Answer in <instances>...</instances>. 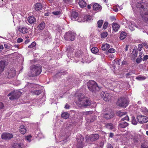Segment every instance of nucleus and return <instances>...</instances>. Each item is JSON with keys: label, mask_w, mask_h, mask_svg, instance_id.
Returning <instances> with one entry per match:
<instances>
[{"label": "nucleus", "mask_w": 148, "mask_h": 148, "mask_svg": "<svg viewBox=\"0 0 148 148\" xmlns=\"http://www.w3.org/2000/svg\"><path fill=\"white\" fill-rule=\"evenodd\" d=\"M138 10H140V13L144 21L148 23V3L143 1L138 2L136 5Z\"/></svg>", "instance_id": "f257e3e1"}, {"label": "nucleus", "mask_w": 148, "mask_h": 148, "mask_svg": "<svg viewBox=\"0 0 148 148\" xmlns=\"http://www.w3.org/2000/svg\"><path fill=\"white\" fill-rule=\"evenodd\" d=\"M75 95L77 97L78 99V101L76 102V103L79 107L86 108L91 105L90 101L85 98L84 95L81 94L76 93L75 94Z\"/></svg>", "instance_id": "f03ea898"}, {"label": "nucleus", "mask_w": 148, "mask_h": 148, "mask_svg": "<svg viewBox=\"0 0 148 148\" xmlns=\"http://www.w3.org/2000/svg\"><path fill=\"white\" fill-rule=\"evenodd\" d=\"M75 58H78L79 61H81L82 62H86L87 63H89L91 61L90 60V58H89V59H88V55L86 54L84 55V54H82V52L78 50L75 52Z\"/></svg>", "instance_id": "7ed1b4c3"}, {"label": "nucleus", "mask_w": 148, "mask_h": 148, "mask_svg": "<svg viewBox=\"0 0 148 148\" xmlns=\"http://www.w3.org/2000/svg\"><path fill=\"white\" fill-rule=\"evenodd\" d=\"M42 71L41 67L39 65H33L31 68V74L32 77L40 74Z\"/></svg>", "instance_id": "20e7f679"}, {"label": "nucleus", "mask_w": 148, "mask_h": 148, "mask_svg": "<svg viewBox=\"0 0 148 148\" xmlns=\"http://www.w3.org/2000/svg\"><path fill=\"white\" fill-rule=\"evenodd\" d=\"M87 85L89 90L93 92L99 89L96 83L93 80H90L87 83Z\"/></svg>", "instance_id": "39448f33"}, {"label": "nucleus", "mask_w": 148, "mask_h": 148, "mask_svg": "<svg viewBox=\"0 0 148 148\" xmlns=\"http://www.w3.org/2000/svg\"><path fill=\"white\" fill-rule=\"evenodd\" d=\"M69 135V133H67L66 134L64 132L60 133L58 137L56 136V135H55V138L57 139V140H58V142L63 141L65 143L66 142V140Z\"/></svg>", "instance_id": "423d86ee"}, {"label": "nucleus", "mask_w": 148, "mask_h": 148, "mask_svg": "<svg viewBox=\"0 0 148 148\" xmlns=\"http://www.w3.org/2000/svg\"><path fill=\"white\" fill-rule=\"evenodd\" d=\"M128 103V101L127 99L121 97L118 99L116 104L119 106L125 108Z\"/></svg>", "instance_id": "0eeeda50"}, {"label": "nucleus", "mask_w": 148, "mask_h": 148, "mask_svg": "<svg viewBox=\"0 0 148 148\" xmlns=\"http://www.w3.org/2000/svg\"><path fill=\"white\" fill-rule=\"evenodd\" d=\"M76 34L73 32H69L66 33L64 36L66 40L68 41H73L75 39Z\"/></svg>", "instance_id": "6e6552de"}, {"label": "nucleus", "mask_w": 148, "mask_h": 148, "mask_svg": "<svg viewBox=\"0 0 148 148\" xmlns=\"http://www.w3.org/2000/svg\"><path fill=\"white\" fill-rule=\"evenodd\" d=\"M83 136L80 134H78L76 137V140L77 141V147L79 148H81L83 147V142L84 140Z\"/></svg>", "instance_id": "1a4fd4ad"}, {"label": "nucleus", "mask_w": 148, "mask_h": 148, "mask_svg": "<svg viewBox=\"0 0 148 148\" xmlns=\"http://www.w3.org/2000/svg\"><path fill=\"white\" fill-rule=\"evenodd\" d=\"M137 119L140 123H144L148 122V116L147 117L142 115L137 116Z\"/></svg>", "instance_id": "9d476101"}, {"label": "nucleus", "mask_w": 148, "mask_h": 148, "mask_svg": "<svg viewBox=\"0 0 148 148\" xmlns=\"http://www.w3.org/2000/svg\"><path fill=\"white\" fill-rule=\"evenodd\" d=\"M78 16V14L77 12H72L71 18L72 20L74 21L76 20H78V21L79 22H82L83 21V20H80V18L79 19H77Z\"/></svg>", "instance_id": "9b49d317"}, {"label": "nucleus", "mask_w": 148, "mask_h": 148, "mask_svg": "<svg viewBox=\"0 0 148 148\" xmlns=\"http://www.w3.org/2000/svg\"><path fill=\"white\" fill-rule=\"evenodd\" d=\"M11 96L9 97V99L11 100L17 99L19 97L18 92L14 91L11 92L8 95V96Z\"/></svg>", "instance_id": "f8f14e48"}, {"label": "nucleus", "mask_w": 148, "mask_h": 148, "mask_svg": "<svg viewBox=\"0 0 148 148\" xmlns=\"http://www.w3.org/2000/svg\"><path fill=\"white\" fill-rule=\"evenodd\" d=\"M13 135L11 134L3 133L1 135V138L5 140H9L12 138Z\"/></svg>", "instance_id": "ddd939ff"}, {"label": "nucleus", "mask_w": 148, "mask_h": 148, "mask_svg": "<svg viewBox=\"0 0 148 148\" xmlns=\"http://www.w3.org/2000/svg\"><path fill=\"white\" fill-rule=\"evenodd\" d=\"M51 39V37L49 32H47L45 35L44 36L43 41L45 43H47L50 41Z\"/></svg>", "instance_id": "4468645a"}, {"label": "nucleus", "mask_w": 148, "mask_h": 148, "mask_svg": "<svg viewBox=\"0 0 148 148\" xmlns=\"http://www.w3.org/2000/svg\"><path fill=\"white\" fill-rule=\"evenodd\" d=\"M103 95V96H102L103 98V100L105 101H109L111 98V96L109 93L104 92Z\"/></svg>", "instance_id": "2eb2a0df"}, {"label": "nucleus", "mask_w": 148, "mask_h": 148, "mask_svg": "<svg viewBox=\"0 0 148 148\" xmlns=\"http://www.w3.org/2000/svg\"><path fill=\"white\" fill-rule=\"evenodd\" d=\"M19 31L22 34H24L28 32V29L27 27L20 26L18 28Z\"/></svg>", "instance_id": "dca6fc26"}, {"label": "nucleus", "mask_w": 148, "mask_h": 148, "mask_svg": "<svg viewBox=\"0 0 148 148\" xmlns=\"http://www.w3.org/2000/svg\"><path fill=\"white\" fill-rule=\"evenodd\" d=\"M102 8L101 6L98 3H95L93 5V9L94 10L97 12L100 11L101 10Z\"/></svg>", "instance_id": "f3484780"}, {"label": "nucleus", "mask_w": 148, "mask_h": 148, "mask_svg": "<svg viewBox=\"0 0 148 148\" xmlns=\"http://www.w3.org/2000/svg\"><path fill=\"white\" fill-rule=\"evenodd\" d=\"M15 75V72L14 69L10 70L8 73V78H12Z\"/></svg>", "instance_id": "a211bd4d"}, {"label": "nucleus", "mask_w": 148, "mask_h": 148, "mask_svg": "<svg viewBox=\"0 0 148 148\" xmlns=\"http://www.w3.org/2000/svg\"><path fill=\"white\" fill-rule=\"evenodd\" d=\"M99 137L98 134H92L90 136V140L91 141H94L97 140Z\"/></svg>", "instance_id": "6ab92c4d"}, {"label": "nucleus", "mask_w": 148, "mask_h": 148, "mask_svg": "<svg viewBox=\"0 0 148 148\" xmlns=\"http://www.w3.org/2000/svg\"><path fill=\"white\" fill-rule=\"evenodd\" d=\"M110 48V45L109 44L105 43L103 44L101 46V49L103 51H106Z\"/></svg>", "instance_id": "aec40b11"}, {"label": "nucleus", "mask_w": 148, "mask_h": 148, "mask_svg": "<svg viewBox=\"0 0 148 148\" xmlns=\"http://www.w3.org/2000/svg\"><path fill=\"white\" fill-rule=\"evenodd\" d=\"M34 6L35 10L37 11H39L41 10L42 8V4L39 3H36L34 5Z\"/></svg>", "instance_id": "412c9836"}, {"label": "nucleus", "mask_w": 148, "mask_h": 148, "mask_svg": "<svg viewBox=\"0 0 148 148\" xmlns=\"http://www.w3.org/2000/svg\"><path fill=\"white\" fill-rule=\"evenodd\" d=\"M79 4L81 8H84L86 6L87 3L84 0H79Z\"/></svg>", "instance_id": "4be33fe9"}, {"label": "nucleus", "mask_w": 148, "mask_h": 148, "mask_svg": "<svg viewBox=\"0 0 148 148\" xmlns=\"http://www.w3.org/2000/svg\"><path fill=\"white\" fill-rule=\"evenodd\" d=\"M5 66V62L4 61H1L0 62V74L4 70Z\"/></svg>", "instance_id": "5701e85b"}, {"label": "nucleus", "mask_w": 148, "mask_h": 148, "mask_svg": "<svg viewBox=\"0 0 148 148\" xmlns=\"http://www.w3.org/2000/svg\"><path fill=\"white\" fill-rule=\"evenodd\" d=\"M120 27V25L116 23H113L112 25L113 30L115 32L117 31Z\"/></svg>", "instance_id": "b1692460"}, {"label": "nucleus", "mask_w": 148, "mask_h": 148, "mask_svg": "<svg viewBox=\"0 0 148 148\" xmlns=\"http://www.w3.org/2000/svg\"><path fill=\"white\" fill-rule=\"evenodd\" d=\"M23 147V144L22 143H15L13 144L12 148H22Z\"/></svg>", "instance_id": "393cba45"}, {"label": "nucleus", "mask_w": 148, "mask_h": 148, "mask_svg": "<svg viewBox=\"0 0 148 148\" xmlns=\"http://www.w3.org/2000/svg\"><path fill=\"white\" fill-rule=\"evenodd\" d=\"M140 111L143 112V114L148 116V111L145 107H141L140 109Z\"/></svg>", "instance_id": "a878e982"}, {"label": "nucleus", "mask_w": 148, "mask_h": 148, "mask_svg": "<svg viewBox=\"0 0 148 148\" xmlns=\"http://www.w3.org/2000/svg\"><path fill=\"white\" fill-rule=\"evenodd\" d=\"M28 21L30 24L34 23L36 21V19L34 17L30 16L27 19Z\"/></svg>", "instance_id": "bb28decb"}, {"label": "nucleus", "mask_w": 148, "mask_h": 148, "mask_svg": "<svg viewBox=\"0 0 148 148\" xmlns=\"http://www.w3.org/2000/svg\"><path fill=\"white\" fill-rule=\"evenodd\" d=\"M20 132L22 134H24L26 132V130L24 125H21L20 127Z\"/></svg>", "instance_id": "cd10ccee"}, {"label": "nucleus", "mask_w": 148, "mask_h": 148, "mask_svg": "<svg viewBox=\"0 0 148 148\" xmlns=\"http://www.w3.org/2000/svg\"><path fill=\"white\" fill-rule=\"evenodd\" d=\"M45 27V23L44 22H41L38 25V28L41 30H43Z\"/></svg>", "instance_id": "c85d7f7f"}, {"label": "nucleus", "mask_w": 148, "mask_h": 148, "mask_svg": "<svg viewBox=\"0 0 148 148\" xmlns=\"http://www.w3.org/2000/svg\"><path fill=\"white\" fill-rule=\"evenodd\" d=\"M128 125V123L124 121L119 124V127L125 128Z\"/></svg>", "instance_id": "c756f323"}, {"label": "nucleus", "mask_w": 148, "mask_h": 148, "mask_svg": "<svg viewBox=\"0 0 148 148\" xmlns=\"http://www.w3.org/2000/svg\"><path fill=\"white\" fill-rule=\"evenodd\" d=\"M84 20L86 21L89 22L92 20V17L90 15H86L84 16Z\"/></svg>", "instance_id": "7c9ffc66"}, {"label": "nucleus", "mask_w": 148, "mask_h": 148, "mask_svg": "<svg viewBox=\"0 0 148 148\" xmlns=\"http://www.w3.org/2000/svg\"><path fill=\"white\" fill-rule=\"evenodd\" d=\"M74 49L73 46H69L67 49V52L68 53H72Z\"/></svg>", "instance_id": "2f4dec72"}, {"label": "nucleus", "mask_w": 148, "mask_h": 148, "mask_svg": "<svg viewBox=\"0 0 148 148\" xmlns=\"http://www.w3.org/2000/svg\"><path fill=\"white\" fill-rule=\"evenodd\" d=\"M127 34L125 32H122L120 34V38L121 40H123L126 36Z\"/></svg>", "instance_id": "473e14b6"}, {"label": "nucleus", "mask_w": 148, "mask_h": 148, "mask_svg": "<svg viewBox=\"0 0 148 148\" xmlns=\"http://www.w3.org/2000/svg\"><path fill=\"white\" fill-rule=\"evenodd\" d=\"M130 25L129 27L130 29L132 31L134 30L135 27H136L134 23L133 22H130Z\"/></svg>", "instance_id": "72a5a7b5"}, {"label": "nucleus", "mask_w": 148, "mask_h": 148, "mask_svg": "<svg viewBox=\"0 0 148 148\" xmlns=\"http://www.w3.org/2000/svg\"><path fill=\"white\" fill-rule=\"evenodd\" d=\"M52 13L54 15H60L62 14V11L61 10L55 11L53 12Z\"/></svg>", "instance_id": "f704fd0d"}, {"label": "nucleus", "mask_w": 148, "mask_h": 148, "mask_svg": "<svg viewBox=\"0 0 148 148\" xmlns=\"http://www.w3.org/2000/svg\"><path fill=\"white\" fill-rule=\"evenodd\" d=\"M69 114L67 112H64L62 114L61 116L62 117L66 119L69 118Z\"/></svg>", "instance_id": "c9c22d12"}, {"label": "nucleus", "mask_w": 148, "mask_h": 148, "mask_svg": "<svg viewBox=\"0 0 148 148\" xmlns=\"http://www.w3.org/2000/svg\"><path fill=\"white\" fill-rule=\"evenodd\" d=\"M92 111H85L83 112L82 114L84 115L90 116V114H92Z\"/></svg>", "instance_id": "e433bc0d"}, {"label": "nucleus", "mask_w": 148, "mask_h": 148, "mask_svg": "<svg viewBox=\"0 0 148 148\" xmlns=\"http://www.w3.org/2000/svg\"><path fill=\"white\" fill-rule=\"evenodd\" d=\"M91 51L92 53L95 54L98 52L99 49L96 47H93L91 49Z\"/></svg>", "instance_id": "4c0bfd02"}, {"label": "nucleus", "mask_w": 148, "mask_h": 148, "mask_svg": "<svg viewBox=\"0 0 148 148\" xmlns=\"http://www.w3.org/2000/svg\"><path fill=\"white\" fill-rule=\"evenodd\" d=\"M137 55V51L135 49H134L132 53V57L134 59L136 57Z\"/></svg>", "instance_id": "58836bf2"}, {"label": "nucleus", "mask_w": 148, "mask_h": 148, "mask_svg": "<svg viewBox=\"0 0 148 148\" xmlns=\"http://www.w3.org/2000/svg\"><path fill=\"white\" fill-rule=\"evenodd\" d=\"M106 126L107 128L110 129H113L114 127V125L110 123L107 124L106 125Z\"/></svg>", "instance_id": "ea45409f"}, {"label": "nucleus", "mask_w": 148, "mask_h": 148, "mask_svg": "<svg viewBox=\"0 0 148 148\" xmlns=\"http://www.w3.org/2000/svg\"><path fill=\"white\" fill-rule=\"evenodd\" d=\"M36 43L35 42H33L32 43L28 46V47L34 49L36 48Z\"/></svg>", "instance_id": "a19ab883"}, {"label": "nucleus", "mask_w": 148, "mask_h": 148, "mask_svg": "<svg viewBox=\"0 0 148 148\" xmlns=\"http://www.w3.org/2000/svg\"><path fill=\"white\" fill-rule=\"evenodd\" d=\"M146 77L143 76L139 75L136 77V79L139 80H142L145 79Z\"/></svg>", "instance_id": "79ce46f5"}, {"label": "nucleus", "mask_w": 148, "mask_h": 148, "mask_svg": "<svg viewBox=\"0 0 148 148\" xmlns=\"http://www.w3.org/2000/svg\"><path fill=\"white\" fill-rule=\"evenodd\" d=\"M113 115L112 114L110 115H109L108 114H105L104 115V117L107 119H110L113 116Z\"/></svg>", "instance_id": "37998d69"}, {"label": "nucleus", "mask_w": 148, "mask_h": 148, "mask_svg": "<svg viewBox=\"0 0 148 148\" xmlns=\"http://www.w3.org/2000/svg\"><path fill=\"white\" fill-rule=\"evenodd\" d=\"M131 118L132 124L134 125H136L137 124V122L134 116H132Z\"/></svg>", "instance_id": "c03bdc74"}, {"label": "nucleus", "mask_w": 148, "mask_h": 148, "mask_svg": "<svg viewBox=\"0 0 148 148\" xmlns=\"http://www.w3.org/2000/svg\"><path fill=\"white\" fill-rule=\"evenodd\" d=\"M103 22V21L102 20H99L97 22L98 27L99 28H100L101 27Z\"/></svg>", "instance_id": "a18cd8bd"}, {"label": "nucleus", "mask_w": 148, "mask_h": 148, "mask_svg": "<svg viewBox=\"0 0 148 148\" xmlns=\"http://www.w3.org/2000/svg\"><path fill=\"white\" fill-rule=\"evenodd\" d=\"M108 35V33L107 32H105L102 33L101 35V38H104L107 37Z\"/></svg>", "instance_id": "49530a36"}, {"label": "nucleus", "mask_w": 148, "mask_h": 148, "mask_svg": "<svg viewBox=\"0 0 148 148\" xmlns=\"http://www.w3.org/2000/svg\"><path fill=\"white\" fill-rule=\"evenodd\" d=\"M126 114V112H123L121 111H119L117 112V114L121 117L125 115Z\"/></svg>", "instance_id": "de8ad7c7"}, {"label": "nucleus", "mask_w": 148, "mask_h": 148, "mask_svg": "<svg viewBox=\"0 0 148 148\" xmlns=\"http://www.w3.org/2000/svg\"><path fill=\"white\" fill-rule=\"evenodd\" d=\"M32 92L34 95H38L41 93V91L40 90H35L32 91Z\"/></svg>", "instance_id": "09e8293b"}, {"label": "nucleus", "mask_w": 148, "mask_h": 148, "mask_svg": "<svg viewBox=\"0 0 148 148\" xmlns=\"http://www.w3.org/2000/svg\"><path fill=\"white\" fill-rule=\"evenodd\" d=\"M121 61V60L120 59L118 60H114L113 62L114 64H116L117 65H119L120 64L119 63Z\"/></svg>", "instance_id": "8fccbe9b"}, {"label": "nucleus", "mask_w": 148, "mask_h": 148, "mask_svg": "<svg viewBox=\"0 0 148 148\" xmlns=\"http://www.w3.org/2000/svg\"><path fill=\"white\" fill-rule=\"evenodd\" d=\"M64 3L65 5H68L72 1V0H63Z\"/></svg>", "instance_id": "3c124183"}, {"label": "nucleus", "mask_w": 148, "mask_h": 148, "mask_svg": "<svg viewBox=\"0 0 148 148\" xmlns=\"http://www.w3.org/2000/svg\"><path fill=\"white\" fill-rule=\"evenodd\" d=\"M32 136L31 135H29L26 136L25 137V139L29 142H30L31 141Z\"/></svg>", "instance_id": "603ef678"}, {"label": "nucleus", "mask_w": 148, "mask_h": 148, "mask_svg": "<svg viewBox=\"0 0 148 148\" xmlns=\"http://www.w3.org/2000/svg\"><path fill=\"white\" fill-rule=\"evenodd\" d=\"M108 23L107 22H106L104 23V24L103 25V29H106V28L108 26Z\"/></svg>", "instance_id": "864d4df0"}, {"label": "nucleus", "mask_w": 148, "mask_h": 148, "mask_svg": "<svg viewBox=\"0 0 148 148\" xmlns=\"http://www.w3.org/2000/svg\"><path fill=\"white\" fill-rule=\"evenodd\" d=\"M108 52L109 53H114L115 52V50L113 48H111L108 49Z\"/></svg>", "instance_id": "5fc2aeb1"}, {"label": "nucleus", "mask_w": 148, "mask_h": 148, "mask_svg": "<svg viewBox=\"0 0 148 148\" xmlns=\"http://www.w3.org/2000/svg\"><path fill=\"white\" fill-rule=\"evenodd\" d=\"M121 120L123 121L125 120L129 121V117L127 116H126L122 118L121 119Z\"/></svg>", "instance_id": "6e6d98bb"}, {"label": "nucleus", "mask_w": 148, "mask_h": 148, "mask_svg": "<svg viewBox=\"0 0 148 148\" xmlns=\"http://www.w3.org/2000/svg\"><path fill=\"white\" fill-rule=\"evenodd\" d=\"M142 58H141V57L140 58H138L136 60V62L137 63H139L141 61Z\"/></svg>", "instance_id": "4d7b16f0"}, {"label": "nucleus", "mask_w": 148, "mask_h": 148, "mask_svg": "<svg viewBox=\"0 0 148 148\" xmlns=\"http://www.w3.org/2000/svg\"><path fill=\"white\" fill-rule=\"evenodd\" d=\"M143 48V45L141 44L139 45L138 49L139 51H141L142 48Z\"/></svg>", "instance_id": "13d9d810"}, {"label": "nucleus", "mask_w": 148, "mask_h": 148, "mask_svg": "<svg viewBox=\"0 0 148 148\" xmlns=\"http://www.w3.org/2000/svg\"><path fill=\"white\" fill-rule=\"evenodd\" d=\"M141 148H148V146L144 144H143L141 145Z\"/></svg>", "instance_id": "bf43d9fd"}, {"label": "nucleus", "mask_w": 148, "mask_h": 148, "mask_svg": "<svg viewBox=\"0 0 148 148\" xmlns=\"http://www.w3.org/2000/svg\"><path fill=\"white\" fill-rule=\"evenodd\" d=\"M148 58V56L147 55H145L143 57V60L144 61L147 60Z\"/></svg>", "instance_id": "052dcab7"}, {"label": "nucleus", "mask_w": 148, "mask_h": 148, "mask_svg": "<svg viewBox=\"0 0 148 148\" xmlns=\"http://www.w3.org/2000/svg\"><path fill=\"white\" fill-rule=\"evenodd\" d=\"M23 40L21 38H18L17 40V42L18 43H20L23 41Z\"/></svg>", "instance_id": "680f3d73"}, {"label": "nucleus", "mask_w": 148, "mask_h": 148, "mask_svg": "<svg viewBox=\"0 0 148 148\" xmlns=\"http://www.w3.org/2000/svg\"><path fill=\"white\" fill-rule=\"evenodd\" d=\"M96 119V118L95 117L94 118V119H92L91 120H90V121H89V120H86L87 121V122H93L94 120H95V119Z\"/></svg>", "instance_id": "e2e57ef3"}, {"label": "nucleus", "mask_w": 148, "mask_h": 148, "mask_svg": "<svg viewBox=\"0 0 148 148\" xmlns=\"http://www.w3.org/2000/svg\"><path fill=\"white\" fill-rule=\"evenodd\" d=\"M115 66H116L115 65L113 64V65H111V66H110V67L112 70H114V69H115Z\"/></svg>", "instance_id": "0e129e2a"}, {"label": "nucleus", "mask_w": 148, "mask_h": 148, "mask_svg": "<svg viewBox=\"0 0 148 148\" xmlns=\"http://www.w3.org/2000/svg\"><path fill=\"white\" fill-rule=\"evenodd\" d=\"M3 107V103L0 102V109L2 108Z\"/></svg>", "instance_id": "69168bd1"}, {"label": "nucleus", "mask_w": 148, "mask_h": 148, "mask_svg": "<svg viewBox=\"0 0 148 148\" xmlns=\"http://www.w3.org/2000/svg\"><path fill=\"white\" fill-rule=\"evenodd\" d=\"M108 147L107 148H113V147L112 146V145L110 144H108Z\"/></svg>", "instance_id": "338daca9"}, {"label": "nucleus", "mask_w": 148, "mask_h": 148, "mask_svg": "<svg viewBox=\"0 0 148 148\" xmlns=\"http://www.w3.org/2000/svg\"><path fill=\"white\" fill-rule=\"evenodd\" d=\"M69 106L67 104H66L65 106V108L66 109H69Z\"/></svg>", "instance_id": "774afa93"}]
</instances>
